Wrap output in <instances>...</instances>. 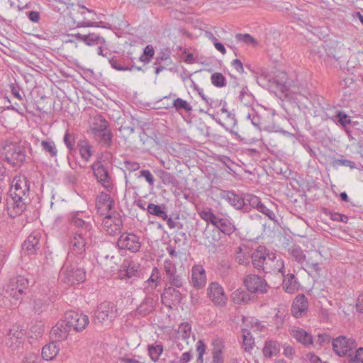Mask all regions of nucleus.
<instances>
[{
	"label": "nucleus",
	"instance_id": "338daca9",
	"mask_svg": "<svg viewBox=\"0 0 363 363\" xmlns=\"http://www.w3.org/2000/svg\"><path fill=\"white\" fill-rule=\"evenodd\" d=\"M258 211L266 215L270 220H274L276 218L275 213L263 203L258 207Z\"/></svg>",
	"mask_w": 363,
	"mask_h": 363
},
{
	"label": "nucleus",
	"instance_id": "f257e3e1",
	"mask_svg": "<svg viewBox=\"0 0 363 363\" xmlns=\"http://www.w3.org/2000/svg\"><path fill=\"white\" fill-rule=\"evenodd\" d=\"M82 262L72 260L71 257L67 258L60 272L61 281L69 286L82 283L85 280L86 272Z\"/></svg>",
	"mask_w": 363,
	"mask_h": 363
},
{
	"label": "nucleus",
	"instance_id": "4be33fe9",
	"mask_svg": "<svg viewBox=\"0 0 363 363\" xmlns=\"http://www.w3.org/2000/svg\"><path fill=\"white\" fill-rule=\"evenodd\" d=\"M114 204L111 196L106 193H101L96 198V206L101 215H105L109 212Z\"/></svg>",
	"mask_w": 363,
	"mask_h": 363
},
{
	"label": "nucleus",
	"instance_id": "1a4fd4ad",
	"mask_svg": "<svg viewBox=\"0 0 363 363\" xmlns=\"http://www.w3.org/2000/svg\"><path fill=\"white\" fill-rule=\"evenodd\" d=\"M243 284L251 293L265 294L269 289V285L265 279L256 274H248L243 280Z\"/></svg>",
	"mask_w": 363,
	"mask_h": 363
},
{
	"label": "nucleus",
	"instance_id": "a18cd8bd",
	"mask_svg": "<svg viewBox=\"0 0 363 363\" xmlns=\"http://www.w3.org/2000/svg\"><path fill=\"white\" fill-rule=\"evenodd\" d=\"M289 251L291 256L298 263L302 264L306 259V255L299 247H293Z\"/></svg>",
	"mask_w": 363,
	"mask_h": 363
},
{
	"label": "nucleus",
	"instance_id": "bb28decb",
	"mask_svg": "<svg viewBox=\"0 0 363 363\" xmlns=\"http://www.w3.org/2000/svg\"><path fill=\"white\" fill-rule=\"evenodd\" d=\"M160 284V272L157 267L152 270L150 278L145 281V289L147 293L155 289Z\"/></svg>",
	"mask_w": 363,
	"mask_h": 363
},
{
	"label": "nucleus",
	"instance_id": "c756f323",
	"mask_svg": "<svg viewBox=\"0 0 363 363\" xmlns=\"http://www.w3.org/2000/svg\"><path fill=\"white\" fill-rule=\"evenodd\" d=\"M156 300L151 297H146L137 308V312L141 315L145 316L155 310Z\"/></svg>",
	"mask_w": 363,
	"mask_h": 363
},
{
	"label": "nucleus",
	"instance_id": "052dcab7",
	"mask_svg": "<svg viewBox=\"0 0 363 363\" xmlns=\"http://www.w3.org/2000/svg\"><path fill=\"white\" fill-rule=\"evenodd\" d=\"M47 303L42 299L38 298L34 300L33 310L37 313H40L47 308Z\"/></svg>",
	"mask_w": 363,
	"mask_h": 363
},
{
	"label": "nucleus",
	"instance_id": "13d9d810",
	"mask_svg": "<svg viewBox=\"0 0 363 363\" xmlns=\"http://www.w3.org/2000/svg\"><path fill=\"white\" fill-rule=\"evenodd\" d=\"M155 53L153 47L147 45L144 49V55L140 57V60L144 62H149Z\"/></svg>",
	"mask_w": 363,
	"mask_h": 363
},
{
	"label": "nucleus",
	"instance_id": "680f3d73",
	"mask_svg": "<svg viewBox=\"0 0 363 363\" xmlns=\"http://www.w3.org/2000/svg\"><path fill=\"white\" fill-rule=\"evenodd\" d=\"M123 164L124 167L130 172H135L136 170H138L140 167L139 163L129 160H125Z\"/></svg>",
	"mask_w": 363,
	"mask_h": 363
},
{
	"label": "nucleus",
	"instance_id": "864d4df0",
	"mask_svg": "<svg viewBox=\"0 0 363 363\" xmlns=\"http://www.w3.org/2000/svg\"><path fill=\"white\" fill-rule=\"evenodd\" d=\"M251 256L247 255L242 252V249L239 248L235 255L236 261L239 264L247 265L250 262Z\"/></svg>",
	"mask_w": 363,
	"mask_h": 363
},
{
	"label": "nucleus",
	"instance_id": "4468645a",
	"mask_svg": "<svg viewBox=\"0 0 363 363\" xmlns=\"http://www.w3.org/2000/svg\"><path fill=\"white\" fill-rule=\"evenodd\" d=\"M117 245L120 249L127 250L131 252L139 251L141 244L138 236L133 233H123L118 240Z\"/></svg>",
	"mask_w": 363,
	"mask_h": 363
},
{
	"label": "nucleus",
	"instance_id": "e2e57ef3",
	"mask_svg": "<svg viewBox=\"0 0 363 363\" xmlns=\"http://www.w3.org/2000/svg\"><path fill=\"white\" fill-rule=\"evenodd\" d=\"M329 215L330 218L334 221L347 223L348 220V217L347 216L337 212H330Z\"/></svg>",
	"mask_w": 363,
	"mask_h": 363
},
{
	"label": "nucleus",
	"instance_id": "f03ea898",
	"mask_svg": "<svg viewBox=\"0 0 363 363\" xmlns=\"http://www.w3.org/2000/svg\"><path fill=\"white\" fill-rule=\"evenodd\" d=\"M199 214L203 220L212 224L225 235H230L235 230V225L228 216L223 214H215L210 208L203 209L199 212Z\"/></svg>",
	"mask_w": 363,
	"mask_h": 363
},
{
	"label": "nucleus",
	"instance_id": "20e7f679",
	"mask_svg": "<svg viewBox=\"0 0 363 363\" xmlns=\"http://www.w3.org/2000/svg\"><path fill=\"white\" fill-rule=\"evenodd\" d=\"M164 270L170 286L182 288L186 284L184 269L182 267L177 269L172 260L169 259L164 260Z\"/></svg>",
	"mask_w": 363,
	"mask_h": 363
},
{
	"label": "nucleus",
	"instance_id": "6e6d98bb",
	"mask_svg": "<svg viewBox=\"0 0 363 363\" xmlns=\"http://www.w3.org/2000/svg\"><path fill=\"white\" fill-rule=\"evenodd\" d=\"M283 354L289 359H293L296 356V349L294 347L284 343L282 345Z\"/></svg>",
	"mask_w": 363,
	"mask_h": 363
},
{
	"label": "nucleus",
	"instance_id": "9d476101",
	"mask_svg": "<svg viewBox=\"0 0 363 363\" xmlns=\"http://www.w3.org/2000/svg\"><path fill=\"white\" fill-rule=\"evenodd\" d=\"M333 349L339 357L349 355V352L357 347L356 340L353 338H347L345 336H339L333 339Z\"/></svg>",
	"mask_w": 363,
	"mask_h": 363
},
{
	"label": "nucleus",
	"instance_id": "412c9836",
	"mask_svg": "<svg viewBox=\"0 0 363 363\" xmlns=\"http://www.w3.org/2000/svg\"><path fill=\"white\" fill-rule=\"evenodd\" d=\"M102 226L104 230L109 235H115L120 232L122 226V221L118 217H113L107 215L102 221Z\"/></svg>",
	"mask_w": 363,
	"mask_h": 363
},
{
	"label": "nucleus",
	"instance_id": "5fc2aeb1",
	"mask_svg": "<svg viewBox=\"0 0 363 363\" xmlns=\"http://www.w3.org/2000/svg\"><path fill=\"white\" fill-rule=\"evenodd\" d=\"M332 164L333 166L335 167L345 166L349 167L350 169L356 168V164L354 162L345 159H334Z\"/></svg>",
	"mask_w": 363,
	"mask_h": 363
},
{
	"label": "nucleus",
	"instance_id": "09e8293b",
	"mask_svg": "<svg viewBox=\"0 0 363 363\" xmlns=\"http://www.w3.org/2000/svg\"><path fill=\"white\" fill-rule=\"evenodd\" d=\"M245 200V206L249 204L252 207L257 208L258 210V207L262 204L260 201V199L253 194H246L244 197Z\"/></svg>",
	"mask_w": 363,
	"mask_h": 363
},
{
	"label": "nucleus",
	"instance_id": "7c9ffc66",
	"mask_svg": "<svg viewBox=\"0 0 363 363\" xmlns=\"http://www.w3.org/2000/svg\"><path fill=\"white\" fill-rule=\"evenodd\" d=\"M60 351V347L55 342H50L42 349V357L47 361L53 359Z\"/></svg>",
	"mask_w": 363,
	"mask_h": 363
},
{
	"label": "nucleus",
	"instance_id": "c9c22d12",
	"mask_svg": "<svg viewBox=\"0 0 363 363\" xmlns=\"http://www.w3.org/2000/svg\"><path fill=\"white\" fill-rule=\"evenodd\" d=\"M123 269L121 272V276L122 277L131 278L137 276L138 274L139 265L134 262H130L126 264H123L122 266Z\"/></svg>",
	"mask_w": 363,
	"mask_h": 363
},
{
	"label": "nucleus",
	"instance_id": "e433bc0d",
	"mask_svg": "<svg viewBox=\"0 0 363 363\" xmlns=\"http://www.w3.org/2000/svg\"><path fill=\"white\" fill-rule=\"evenodd\" d=\"M79 150L81 157L85 160L89 161L93 155L92 147L86 140H82L79 142Z\"/></svg>",
	"mask_w": 363,
	"mask_h": 363
},
{
	"label": "nucleus",
	"instance_id": "79ce46f5",
	"mask_svg": "<svg viewBox=\"0 0 363 363\" xmlns=\"http://www.w3.org/2000/svg\"><path fill=\"white\" fill-rule=\"evenodd\" d=\"M163 350V346L161 344L155 343L147 346L148 355L155 362L159 360Z\"/></svg>",
	"mask_w": 363,
	"mask_h": 363
},
{
	"label": "nucleus",
	"instance_id": "a19ab883",
	"mask_svg": "<svg viewBox=\"0 0 363 363\" xmlns=\"http://www.w3.org/2000/svg\"><path fill=\"white\" fill-rule=\"evenodd\" d=\"M320 259H321V255L319 252H318L316 250H313L310 252H308L307 263H308V264L311 266L314 270L318 271L320 269Z\"/></svg>",
	"mask_w": 363,
	"mask_h": 363
},
{
	"label": "nucleus",
	"instance_id": "423d86ee",
	"mask_svg": "<svg viewBox=\"0 0 363 363\" xmlns=\"http://www.w3.org/2000/svg\"><path fill=\"white\" fill-rule=\"evenodd\" d=\"M69 251L67 258L82 262L86 255V240L81 233H76L70 238Z\"/></svg>",
	"mask_w": 363,
	"mask_h": 363
},
{
	"label": "nucleus",
	"instance_id": "7ed1b4c3",
	"mask_svg": "<svg viewBox=\"0 0 363 363\" xmlns=\"http://www.w3.org/2000/svg\"><path fill=\"white\" fill-rule=\"evenodd\" d=\"M29 286V281L22 276L13 277L5 286L6 294L16 301H20L26 294Z\"/></svg>",
	"mask_w": 363,
	"mask_h": 363
},
{
	"label": "nucleus",
	"instance_id": "69168bd1",
	"mask_svg": "<svg viewBox=\"0 0 363 363\" xmlns=\"http://www.w3.org/2000/svg\"><path fill=\"white\" fill-rule=\"evenodd\" d=\"M242 336H243V342L246 346L245 349H247V347L251 348L252 347L251 345L253 343V341L252 339V335H251L250 333L249 332V330H246V329L243 330Z\"/></svg>",
	"mask_w": 363,
	"mask_h": 363
},
{
	"label": "nucleus",
	"instance_id": "bf43d9fd",
	"mask_svg": "<svg viewBox=\"0 0 363 363\" xmlns=\"http://www.w3.org/2000/svg\"><path fill=\"white\" fill-rule=\"evenodd\" d=\"M206 346L202 340H199L196 343V351L198 352L197 362L203 363V356L206 352Z\"/></svg>",
	"mask_w": 363,
	"mask_h": 363
},
{
	"label": "nucleus",
	"instance_id": "0e129e2a",
	"mask_svg": "<svg viewBox=\"0 0 363 363\" xmlns=\"http://www.w3.org/2000/svg\"><path fill=\"white\" fill-rule=\"evenodd\" d=\"M140 177H144L146 182L150 185L153 186L155 182V179L150 171L149 170H142L140 172Z\"/></svg>",
	"mask_w": 363,
	"mask_h": 363
},
{
	"label": "nucleus",
	"instance_id": "ddd939ff",
	"mask_svg": "<svg viewBox=\"0 0 363 363\" xmlns=\"http://www.w3.org/2000/svg\"><path fill=\"white\" fill-rule=\"evenodd\" d=\"M207 295L211 301L217 306H225L228 296L224 292L223 288L218 282H211L207 289Z\"/></svg>",
	"mask_w": 363,
	"mask_h": 363
},
{
	"label": "nucleus",
	"instance_id": "2f4dec72",
	"mask_svg": "<svg viewBox=\"0 0 363 363\" xmlns=\"http://www.w3.org/2000/svg\"><path fill=\"white\" fill-rule=\"evenodd\" d=\"M71 222L76 227L82 228L88 233H89L92 228L91 223L82 218V212H77L74 213L71 218Z\"/></svg>",
	"mask_w": 363,
	"mask_h": 363
},
{
	"label": "nucleus",
	"instance_id": "cd10ccee",
	"mask_svg": "<svg viewBox=\"0 0 363 363\" xmlns=\"http://www.w3.org/2000/svg\"><path fill=\"white\" fill-rule=\"evenodd\" d=\"M280 351V345L277 341L269 340L264 343L262 353L265 357L271 358L277 355Z\"/></svg>",
	"mask_w": 363,
	"mask_h": 363
},
{
	"label": "nucleus",
	"instance_id": "dca6fc26",
	"mask_svg": "<svg viewBox=\"0 0 363 363\" xmlns=\"http://www.w3.org/2000/svg\"><path fill=\"white\" fill-rule=\"evenodd\" d=\"M289 332L293 338L305 347L311 348L312 346H314L312 335L304 329L297 326H292L289 328Z\"/></svg>",
	"mask_w": 363,
	"mask_h": 363
},
{
	"label": "nucleus",
	"instance_id": "f704fd0d",
	"mask_svg": "<svg viewBox=\"0 0 363 363\" xmlns=\"http://www.w3.org/2000/svg\"><path fill=\"white\" fill-rule=\"evenodd\" d=\"M192 335L191 326L189 323H182L177 330V337L179 340L182 339L186 342V345L189 344L188 340Z\"/></svg>",
	"mask_w": 363,
	"mask_h": 363
},
{
	"label": "nucleus",
	"instance_id": "aec40b11",
	"mask_svg": "<svg viewBox=\"0 0 363 363\" xmlns=\"http://www.w3.org/2000/svg\"><path fill=\"white\" fill-rule=\"evenodd\" d=\"M264 246H259L255 252L251 255V259L255 268L262 270L267 257L272 254Z\"/></svg>",
	"mask_w": 363,
	"mask_h": 363
},
{
	"label": "nucleus",
	"instance_id": "4c0bfd02",
	"mask_svg": "<svg viewBox=\"0 0 363 363\" xmlns=\"http://www.w3.org/2000/svg\"><path fill=\"white\" fill-rule=\"evenodd\" d=\"M108 129V122L102 118L101 116H99L96 118V122L94 123L91 128V132L94 137H97V135L101 134Z\"/></svg>",
	"mask_w": 363,
	"mask_h": 363
},
{
	"label": "nucleus",
	"instance_id": "b1692460",
	"mask_svg": "<svg viewBox=\"0 0 363 363\" xmlns=\"http://www.w3.org/2000/svg\"><path fill=\"white\" fill-rule=\"evenodd\" d=\"M308 309L307 298L303 294L298 295L293 302L291 313L294 316L301 317Z\"/></svg>",
	"mask_w": 363,
	"mask_h": 363
},
{
	"label": "nucleus",
	"instance_id": "f3484780",
	"mask_svg": "<svg viewBox=\"0 0 363 363\" xmlns=\"http://www.w3.org/2000/svg\"><path fill=\"white\" fill-rule=\"evenodd\" d=\"M25 332L18 325L13 326L7 333L6 344L12 349H16L24 341Z\"/></svg>",
	"mask_w": 363,
	"mask_h": 363
},
{
	"label": "nucleus",
	"instance_id": "6e6552de",
	"mask_svg": "<svg viewBox=\"0 0 363 363\" xmlns=\"http://www.w3.org/2000/svg\"><path fill=\"white\" fill-rule=\"evenodd\" d=\"M3 148L5 160L13 166H19L26 161L25 151L16 144L6 143Z\"/></svg>",
	"mask_w": 363,
	"mask_h": 363
},
{
	"label": "nucleus",
	"instance_id": "37998d69",
	"mask_svg": "<svg viewBox=\"0 0 363 363\" xmlns=\"http://www.w3.org/2000/svg\"><path fill=\"white\" fill-rule=\"evenodd\" d=\"M232 300L236 304L246 303L250 300L248 294L242 289H238L233 292Z\"/></svg>",
	"mask_w": 363,
	"mask_h": 363
},
{
	"label": "nucleus",
	"instance_id": "0eeeda50",
	"mask_svg": "<svg viewBox=\"0 0 363 363\" xmlns=\"http://www.w3.org/2000/svg\"><path fill=\"white\" fill-rule=\"evenodd\" d=\"M94 175L98 182L106 189L111 191L113 189V184L109 175L107 168L102 164L101 158H98L91 166Z\"/></svg>",
	"mask_w": 363,
	"mask_h": 363
},
{
	"label": "nucleus",
	"instance_id": "a211bd4d",
	"mask_svg": "<svg viewBox=\"0 0 363 363\" xmlns=\"http://www.w3.org/2000/svg\"><path fill=\"white\" fill-rule=\"evenodd\" d=\"M191 285L198 289H202L206 284V271L201 264H195L191 269Z\"/></svg>",
	"mask_w": 363,
	"mask_h": 363
},
{
	"label": "nucleus",
	"instance_id": "58836bf2",
	"mask_svg": "<svg viewBox=\"0 0 363 363\" xmlns=\"http://www.w3.org/2000/svg\"><path fill=\"white\" fill-rule=\"evenodd\" d=\"M84 43L89 46L107 45L106 41L103 37L94 33L86 34Z\"/></svg>",
	"mask_w": 363,
	"mask_h": 363
},
{
	"label": "nucleus",
	"instance_id": "393cba45",
	"mask_svg": "<svg viewBox=\"0 0 363 363\" xmlns=\"http://www.w3.org/2000/svg\"><path fill=\"white\" fill-rule=\"evenodd\" d=\"M40 234L31 233L22 245V250L28 255L34 254L39 249Z\"/></svg>",
	"mask_w": 363,
	"mask_h": 363
},
{
	"label": "nucleus",
	"instance_id": "774afa93",
	"mask_svg": "<svg viewBox=\"0 0 363 363\" xmlns=\"http://www.w3.org/2000/svg\"><path fill=\"white\" fill-rule=\"evenodd\" d=\"M37 359L38 354L35 352H29L25 354L22 363H36Z\"/></svg>",
	"mask_w": 363,
	"mask_h": 363
},
{
	"label": "nucleus",
	"instance_id": "9b49d317",
	"mask_svg": "<svg viewBox=\"0 0 363 363\" xmlns=\"http://www.w3.org/2000/svg\"><path fill=\"white\" fill-rule=\"evenodd\" d=\"M26 198L17 196L11 193L5 200V206L8 214L13 218L21 214L26 208Z\"/></svg>",
	"mask_w": 363,
	"mask_h": 363
},
{
	"label": "nucleus",
	"instance_id": "72a5a7b5",
	"mask_svg": "<svg viewBox=\"0 0 363 363\" xmlns=\"http://www.w3.org/2000/svg\"><path fill=\"white\" fill-rule=\"evenodd\" d=\"M283 288L289 294H294L298 290V284L294 274H287L286 277L284 279Z\"/></svg>",
	"mask_w": 363,
	"mask_h": 363
},
{
	"label": "nucleus",
	"instance_id": "8fccbe9b",
	"mask_svg": "<svg viewBox=\"0 0 363 363\" xmlns=\"http://www.w3.org/2000/svg\"><path fill=\"white\" fill-rule=\"evenodd\" d=\"M95 138L99 139L100 143H102L104 145L108 147L111 146L112 143V134L110 130H105V132L97 135V137Z\"/></svg>",
	"mask_w": 363,
	"mask_h": 363
},
{
	"label": "nucleus",
	"instance_id": "ea45409f",
	"mask_svg": "<svg viewBox=\"0 0 363 363\" xmlns=\"http://www.w3.org/2000/svg\"><path fill=\"white\" fill-rule=\"evenodd\" d=\"M164 206L150 203L147 207V211L150 214L161 218L165 220L167 219V213L166 211H164Z\"/></svg>",
	"mask_w": 363,
	"mask_h": 363
},
{
	"label": "nucleus",
	"instance_id": "49530a36",
	"mask_svg": "<svg viewBox=\"0 0 363 363\" xmlns=\"http://www.w3.org/2000/svg\"><path fill=\"white\" fill-rule=\"evenodd\" d=\"M211 83L216 87H223L225 86L226 80L223 74L215 72L211 76Z\"/></svg>",
	"mask_w": 363,
	"mask_h": 363
},
{
	"label": "nucleus",
	"instance_id": "5701e85b",
	"mask_svg": "<svg viewBox=\"0 0 363 363\" xmlns=\"http://www.w3.org/2000/svg\"><path fill=\"white\" fill-rule=\"evenodd\" d=\"M70 326L66 319L59 321L52 328L51 335L55 340L60 341L67 337Z\"/></svg>",
	"mask_w": 363,
	"mask_h": 363
},
{
	"label": "nucleus",
	"instance_id": "603ef678",
	"mask_svg": "<svg viewBox=\"0 0 363 363\" xmlns=\"http://www.w3.org/2000/svg\"><path fill=\"white\" fill-rule=\"evenodd\" d=\"M159 177L164 184H174L176 182L175 177L172 174L164 170H160L159 172Z\"/></svg>",
	"mask_w": 363,
	"mask_h": 363
},
{
	"label": "nucleus",
	"instance_id": "f8f14e48",
	"mask_svg": "<svg viewBox=\"0 0 363 363\" xmlns=\"http://www.w3.org/2000/svg\"><path fill=\"white\" fill-rule=\"evenodd\" d=\"M284 263L282 259L274 252L267 257L262 270L266 274H275L280 275L281 278L284 277Z\"/></svg>",
	"mask_w": 363,
	"mask_h": 363
},
{
	"label": "nucleus",
	"instance_id": "c03bdc74",
	"mask_svg": "<svg viewBox=\"0 0 363 363\" xmlns=\"http://www.w3.org/2000/svg\"><path fill=\"white\" fill-rule=\"evenodd\" d=\"M41 147L43 150L50 157L55 158L57 156V149L55 143L52 140H43L41 141Z\"/></svg>",
	"mask_w": 363,
	"mask_h": 363
},
{
	"label": "nucleus",
	"instance_id": "6ab92c4d",
	"mask_svg": "<svg viewBox=\"0 0 363 363\" xmlns=\"http://www.w3.org/2000/svg\"><path fill=\"white\" fill-rule=\"evenodd\" d=\"M12 186L13 188V191L11 190V193H13L17 196L27 199L30 189L28 181L25 176L19 175L14 177Z\"/></svg>",
	"mask_w": 363,
	"mask_h": 363
},
{
	"label": "nucleus",
	"instance_id": "39448f33",
	"mask_svg": "<svg viewBox=\"0 0 363 363\" xmlns=\"http://www.w3.org/2000/svg\"><path fill=\"white\" fill-rule=\"evenodd\" d=\"M117 316V308L111 302H103L94 311V323L95 324L111 323Z\"/></svg>",
	"mask_w": 363,
	"mask_h": 363
},
{
	"label": "nucleus",
	"instance_id": "3c124183",
	"mask_svg": "<svg viewBox=\"0 0 363 363\" xmlns=\"http://www.w3.org/2000/svg\"><path fill=\"white\" fill-rule=\"evenodd\" d=\"M239 98L241 102L243 103L245 105H247L252 101V96L250 93L247 86H242L241 88V90L240 91Z\"/></svg>",
	"mask_w": 363,
	"mask_h": 363
},
{
	"label": "nucleus",
	"instance_id": "2eb2a0df",
	"mask_svg": "<svg viewBox=\"0 0 363 363\" xmlns=\"http://www.w3.org/2000/svg\"><path fill=\"white\" fill-rule=\"evenodd\" d=\"M65 319L69 325L70 329L73 328L77 332L84 330L89 323V317L86 315L74 311L66 313Z\"/></svg>",
	"mask_w": 363,
	"mask_h": 363
},
{
	"label": "nucleus",
	"instance_id": "c85d7f7f",
	"mask_svg": "<svg viewBox=\"0 0 363 363\" xmlns=\"http://www.w3.org/2000/svg\"><path fill=\"white\" fill-rule=\"evenodd\" d=\"M222 198L227 201L232 206H234L236 209H242L245 206L244 198H240L238 195L233 192L222 193Z\"/></svg>",
	"mask_w": 363,
	"mask_h": 363
},
{
	"label": "nucleus",
	"instance_id": "4d7b16f0",
	"mask_svg": "<svg viewBox=\"0 0 363 363\" xmlns=\"http://www.w3.org/2000/svg\"><path fill=\"white\" fill-rule=\"evenodd\" d=\"M64 143L69 150H73L75 145L74 135L72 133L67 131L64 136Z\"/></svg>",
	"mask_w": 363,
	"mask_h": 363
},
{
	"label": "nucleus",
	"instance_id": "a878e982",
	"mask_svg": "<svg viewBox=\"0 0 363 363\" xmlns=\"http://www.w3.org/2000/svg\"><path fill=\"white\" fill-rule=\"evenodd\" d=\"M161 298L163 302L167 299H171L169 303H179L182 299V294L177 289V287L169 286L165 287L163 294L161 295Z\"/></svg>",
	"mask_w": 363,
	"mask_h": 363
},
{
	"label": "nucleus",
	"instance_id": "de8ad7c7",
	"mask_svg": "<svg viewBox=\"0 0 363 363\" xmlns=\"http://www.w3.org/2000/svg\"><path fill=\"white\" fill-rule=\"evenodd\" d=\"M173 107L175 108V109L179 111L180 110H184L186 111H191V106L185 100L177 98L174 100L173 101Z\"/></svg>",
	"mask_w": 363,
	"mask_h": 363
},
{
	"label": "nucleus",
	"instance_id": "473e14b6",
	"mask_svg": "<svg viewBox=\"0 0 363 363\" xmlns=\"http://www.w3.org/2000/svg\"><path fill=\"white\" fill-rule=\"evenodd\" d=\"M224 345L220 340H216L213 341V363H223V350Z\"/></svg>",
	"mask_w": 363,
	"mask_h": 363
}]
</instances>
